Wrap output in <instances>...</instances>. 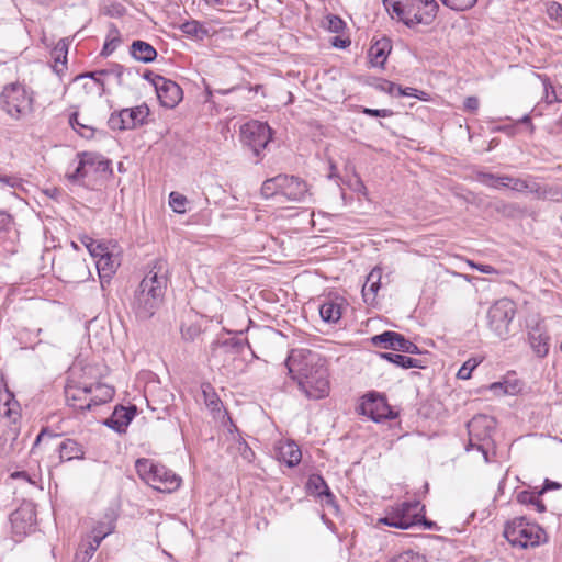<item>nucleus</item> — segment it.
Returning a JSON list of instances; mask_svg holds the SVG:
<instances>
[{
  "mask_svg": "<svg viewBox=\"0 0 562 562\" xmlns=\"http://www.w3.org/2000/svg\"><path fill=\"white\" fill-rule=\"evenodd\" d=\"M539 78L542 81L543 89H544V95L543 100L547 104H552L558 101V97L554 90V87L552 86L550 78L547 76H540Z\"/></svg>",
  "mask_w": 562,
  "mask_h": 562,
  "instance_id": "obj_44",
  "label": "nucleus"
},
{
  "mask_svg": "<svg viewBox=\"0 0 562 562\" xmlns=\"http://www.w3.org/2000/svg\"><path fill=\"white\" fill-rule=\"evenodd\" d=\"M12 224V217L7 212L0 211V233L9 231Z\"/></svg>",
  "mask_w": 562,
  "mask_h": 562,
  "instance_id": "obj_58",
  "label": "nucleus"
},
{
  "mask_svg": "<svg viewBox=\"0 0 562 562\" xmlns=\"http://www.w3.org/2000/svg\"><path fill=\"white\" fill-rule=\"evenodd\" d=\"M128 53L135 60L144 64L153 63L158 55L151 44L142 40L133 41L130 45Z\"/></svg>",
  "mask_w": 562,
  "mask_h": 562,
  "instance_id": "obj_22",
  "label": "nucleus"
},
{
  "mask_svg": "<svg viewBox=\"0 0 562 562\" xmlns=\"http://www.w3.org/2000/svg\"><path fill=\"white\" fill-rule=\"evenodd\" d=\"M381 88L382 90L387 91L392 95H398V88L402 87L391 81H384Z\"/></svg>",
  "mask_w": 562,
  "mask_h": 562,
  "instance_id": "obj_62",
  "label": "nucleus"
},
{
  "mask_svg": "<svg viewBox=\"0 0 562 562\" xmlns=\"http://www.w3.org/2000/svg\"><path fill=\"white\" fill-rule=\"evenodd\" d=\"M112 32L115 33V36H113L112 38H109V37L106 38V41L103 45L102 52H101L102 56L111 55L116 49V47L119 46V44L121 42V40L119 37L117 29L113 27Z\"/></svg>",
  "mask_w": 562,
  "mask_h": 562,
  "instance_id": "obj_50",
  "label": "nucleus"
},
{
  "mask_svg": "<svg viewBox=\"0 0 562 562\" xmlns=\"http://www.w3.org/2000/svg\"><path fill=\"white\" fill-rule=\"evenodd\" d=\"M124 71H125V68L122 65L115 64L110 69L79 75V76L76 77L75 80L76 81H80V80L90 79L89 82H85V85H83V88H86V89L88 88L89 83L100 85L103 88L104 83L100 80L99 76H101V75H113V76H115L117 78L119 82H121V79H122V76H123Z\"/></svg>",
  "mask_w": 562,
  "mask_h": 562,
  "instance_id": "obj_26",
  "label": "nucleus"
},
{
  "mask_svg": "<svg viewBox=\"0 0 562 562\" xmlns=\"http://www.w3.org/2000/svg\"><path fill=\"white\" fill-rule=\"evenodd\" d=\"M362 112L369 116H374V117H389V116L393 115V111L390 109L364 108Z\"/></svg>",
  "mask_w": 562,
  "mask_h": 562,
  "instance_id": "obj_56",
  "label": "nucleus"
},
{
  "mask_svg": "<svg viewBox=\"0 0 562 562\" xmlns=\"http://www.w3.org/2000/svg\"><path fill=\"white\" fill-rule=\"evenodd\" d=\"M503 535L512 547L519 549L536 548L548 540L544 529L525 516L508 520Z\"/></svg>",
  "mask_w": 562,
  "mask_h": 562,
  "instance_id": "obj_5",
  "label": "nucleus"
},
{
  "mask_svg": "<svg viewBox=\"0 0 562 562\" xmlns=\"http://www.w3.org/2000/svg\"><path fill=\"white\" fill-rule=\"evenodd\" d=\"M180 29L184 34L190 36L202 38L203 36L207 35L206 29L199 21L195 20L182 23Z\"/></svg>",
  "mask_w": 562,
  "mask_h": 562,
  "instance_id": "obj_38",
  "label": "nucleus"
},
{
  "mask_svg": "<svg viewBox=\"0 0 562 562\" xmlns=\"http://www.w3.org/2000/svg\"><path fill=\"white\" fill-rule=\"evenodd\" d=\"M135 469L144 482L159 492L171 493L181 484V477L179 475L151 459H137Z\"/></svg>",
  "mask_w": 562,
  "mask_h": 562,
  "instance_id": "obj_6",
  "label": "nucleus"
},
{
  "mask_svg": "<svg viewBox=\"0 0 562 562\" xmlns=\"http://www.w3.org/2000/svg\"><path fill=\"white\" fill-rule=\"evenodd\" d=\"M109 532L103 531L99 528L93 529L92 540L83 543L79 547L78 551L75 554V559L77 562H89L93 557L94 552L99 548L101 541L106 537Z\"/></svg>",
  "mask_w": 562,
  "mask_h": 562,
  "instance_id": "obj_23",
  "label": "nucleus"
},
{
  "mask_svg": "<svg viewBox=\"0 0 562 562\" xmlns=\"http://www.w3.org/2000/svg\"><path fill=\"white\" fill-rule=\"evenodd\" d=\"M67 52H68L67 44H66L65 40H61L56 45V47L54 48V52H53L54 59H55V66L54 67H55L56 71H59V69H58V65L59 64L63 67H65L66 60H67Z\"/></svg>",
  "mask_w": 562,
  "mask_h": 562,
  "instance_id": "obj_42",
  "label": "nucleus"
},
{
  "mask_svg": "<svg viewBox=\"0 0 562 562\" xmlns=\"http://www.w3.org/2000/svg\"><path fill=\"white\" fill-rule=\"evenodd\" d=\"M202 394L205 405L213 412H217L221 408L222 401L218 395L214 392V389L210 383L202 384Z\"/></svg>",
  "mask_w": 562,
  "mask_h": 562,
  "instance_id": "obj_35",
  "label": "nucleus"
},
{
  "mask_svg": "<svg viewBox=\"0 0 562 562\" xmlns=\"http://www.w3.org/2000/svg\"><path fill=\"white\" fill-rule=\"evenodd\" d=\"M480 361L472 358L465 361L457 373V378L460 380H468L471 378L472 371L477 367Z\"/></svg>",
  "mask_w": 562,
  "mask_h": 562,
  "instance_id": "obj_48",
  "label": "nucleus"
},
{
  "mask_svg": "<svg viewBox=\"0 0 562 562\" xmlns=\"http://www.w3.org/2000/svg\"><path fill=\"white\" fill-rule=\"evenodd\" d=\"M97 268H98L99 273L100 274L103 273V276H110L115 270L114 261L112 259L110 261H106V260L103 261V258H100L97 261Z\"/></svg>",
  "mask_w": 562,
  "mask_h": 562,
  "instance_id": "obj_54",
  "label": "nucleus"
},
{
  "mask_svg": "<svg viewBox=\"0 0 562 562\" xmlns=\"http://www.w3.org/2000/svg\"><path fill=\"white\" fill-rule=\"evenodd\" d=\"M281 175L267 179L261 186V194L266 198L281 195Z\"/></svg>",
  "mask_w": 562,
  "mask_h": 562,
  "instance_id": "obj_34",
  "label": "nucleus"
},
{
  "mask_svg": "<svg viewBox=\"0 0 562 562\" xmlns=\"http://www.w3.org/2000/svg\"><path fill=\"white\" fill-rule=\"evenodd\" d=\"M391 562H427L425 557L413 551H405L391 560Z\"/></svg>",
  "mask_w": 562,
  "mask_h": 562,
  "instance_id": "obj_51",
  "label": "nucleus"
},
{
  "mask_svg": "<svg viewBox=\"0 0 562 562\" xmlns=\"http://www.w3.org/2000/svg\"><path fill=\"white\" fill-rule=\"evenodd\" d=\"M327 29L333 33H340L344 31L346 23L337 15L327 16Z\"/></svg>",
  "mask_w": 562,
  "mask_h": 562,
  "instance_id": "obj_52",
  "label": "nucleus"
},
{
  "mask_svg": "<svg viewBox=\"0 0 562 562\" xmlns=\"http://www.w3.org/2000/svg\"><path fill=\"white\" fill-rule=\"evenodd\" d=\"M201 334V328L196 324H183L181 326V335L184 340L193 341Z\"/></svg>",
  "mask_w": 562,
  "mask_h": 562,
  "instance_id": "obj_49",
  "label": "nucleus"
},
{
  "mask_svg": "<svg viewBox=\"0 0 562 562\" xmlns=\"http://www.w3.org/2000/svg\"><path fill=\"white\" fill-rule=\"evenodd\" d=\"M60 461L81 460L85 458L83 447L74 439H65L58 446Z\"/></svg>",
  "mask_w": 562,
  "mask_h": 562,
  "instance_id": "obj_27",
  "label": "nucleus"
},
{
  "mask_svg": "<svg viewBox=\"0 0 562 562\" xmlns=\"http://www.w3.org/2000/svg\"><path fill=\"white\" fill-rule=\"evenodd\" d=\"M21 429V406L7 387L0 391V450L4 453L15 449Z\"/></svg>",
  "mask_w": 562,
  "mask_h": 562,
  "instance_id": "obj_3",
  "label": "nucleus"
},
{
  "mask_svg": "<svg viewBox=\"0 0 562 562\" xmlns=\"http://www.w3.org/2000/svg\"><path fill=\"white\" fill-rule=\"evenodd\" d=\"M307 488L311 493L316 494L319 497H325L326 503H334L335 496L330 492L326 481L321 475H312L307 482Z\"/></svg>",
  "mask_w": 562,
  "mask_h": 562,
  "instance_id": "obj_30",
  "label": "nucleus"
},
{
  "mask_svg": "<svg viewBox=\"0 0 562 562\" xmlns=\"http://www.w3.org/2000/svg\"><path fill=\"white\" fill-rule=\"evenodd\" d=\"M53 437H57V435H52L49 431H47L46 429H43L36 437V440L34 442V446H37L40 445L45 438H53Z\"/></svg>",
  "mask_w": 562,
  "mask_h": 562,
  "instance_id": "obj_64",
  "label": "nucleus"
},
{
  "mask_svg": "<svg viewBox=\"0 0 562 562\" xmlns=\"http://www.w3.org/2000/svg\"><path fill=\"white\" fill-rule=\"evenodd\" d=\"M85 393L92 394L90 400L86 402V405H81L82 411H90L92 406L105 404L111 401L114 396V389L108 384L97 383L94 385L83 387Z\"/></svg>",
  "mask_w": 562,
  "mask_h": 562,
  "instance_id": "obj_18",
  "label": "nucleus"
},
{
  "mask_svg": "<svg viewBox=\"0 0 562 562\" xmlns=\"http://www.w3.org/2000/svg\"><path fill=\"white\" fill-rule=\"evenodd\" d=\"M561 487V484L558 483V482H553L549 479H546L544 480V483H543V486L538 490V494H544L547 491H551V490H558Z\"/></svg>",
  "mask_w": 562,
  "mask_h": 562,
  "instance_id": "obj_61",
  "label": "nucleus"
},
{
  "mask_svg": "<svg viewBox=\"0 0 562 562\" xmlns=\"http://www.w3.org/2000/svg\"><path fill=\"white\" fill-rule=\"evenodd\" d=\"M148 115L149 108L146 104L123 109L110 115L108 125L112 131L133 130L143 125Z\"/></svg>",
  "mask_w": 562,
  "mask_h": 562,
  "instance_id": "obj_13",
  "label": "nucleus"
},
{
  "mask_svg": "<svg viewBox=\"0 0 562 562\" xmlns=\"http://www.w3.org/2000/svg\"><path fill=\"white\" fill-rule=\"evenodd\" d=\"M501 179L502 176L494 175L491 172L477 171L475 173L476 181L493 189L503 188Z\"/></svg>",
  "mask_w": 562,
  "mask_h": 562,
  "instance_id": "obj_39",
  "label": "nucleus"
},
{
  "mask_svg": "<svg viewBox=\"0 0 562 562\" xmlns=\"http://www.w3.org/2000/svg\"><path fill=\"white\" fill-rule=\"evenodd\" d=\"M87 395L88 393L83 392V389H70L66 391V400L69 406H71L75 409H78L80 412H83L80 406L81 403L78 404V401H81V395ZM82 405H86V403H82Z\"/></svg>",
  "mask_w": 562,
  "mask_h": 562,
  "instance_id": "obj_45",
  "label": "nucleus"
},
{
  "mask_svg": "<svg viewBox=\"0 0 562 562\" xmlns=\"http://www.w3.org/2000/svg\"><path fill=\"white\" fill-rule=\"evenodd\" d=\"M77 157L79 159L77 167L72 172L67 173V179L71 183H80L86 177L90 175L89 166L85 162L83 151L78 153Z\"/></svg>",
  "mask_w": 562,
  "mask_h": 562,
  "instance_id": "obj_33",
  "label": "nucleus"
},
{
  "mask_svg": "<svg viewBox=\"0 0 562 562\" xmlns=\"http://www.w3.org/2000/svg\"><path fill=\"white\" fill-rule=\"evenodd\" d=\"M188 200L184 195L178 192H171L169 194V205L173 210V212L183 214L186 212V205Z\"/></svg>",
  "mask_w": 562,
  "mask_h": 562,
  "instance_id": "obj_43",
  "label": "nucleus"
},
{
  "mask_svg": "<svg viewBox=\"0 0 562 562\" xmlns=\"http://www.w3.org/2000/svg\"><path fill=\"white\" fill-rule=\"evenodd\" d=\"M169 280L168 262L156 259L149 272L135 290L131 303L132 311L138 321L150 319L160 308Z\"/></svg>",
  "mask_w": 562,
  "mask_h": 562,
  "instance_id": "obj_2",
  "label": "nucleus"
},
{
  "mask_svg": "<svg viewBox=\"0 0 562 562\" xmlns=\"http://www.w3.org/2000/svg\"><path fill=\"white\" fill-rule=\"evenodd\" d=\"M378 356L381 359H384L402 369H411V368L423 369V368H425L422 360L412 358L408 356L393 353V352H379Z\"/></svg>",
  "mask_w": 562,
  "mask_h": 562,
  "instance_id": "obj_29",
  "label": "nucleus"
},
{
  "mask_svg": "<svg viewBox=\"0 0 562 562\" xmlns=\"http://www.w3.org/2000/svg\"><path fill=\"white\" fill-rule=\"evenodd\" d=\"M403 520L411 522V527L420 522V514L424 506L419 502H404L395 508Z\"/></svg>",
  "mask_w": 562,
  "mask_h": 562,
  "instance_id": "obj_28",
  "label": "nucleus"
},
{
  "mask_svg": "<svg viewBox=\"0 0 562 562\" xmlns=\"http://www.w3.org/2000/svg\"><path fill=\"white\" fill-rule=\"evenodd\" d=\"M240 139L254 155L259 156L271 140V130L267 123L250 121L240 126Z\"/></svg>",
  "mask_w": 562,
  "mask_h": 562,
  "instance_id": "obj_11",
  "label": "nucleus"
},
{
  "mask_svg": "<svg viewBox=\"0 0 562 562\" xmlns=\"http://www.w3.org/2000/svg\"><path fill=\"white\" fill-rule=\"evenodd\" d=\"M238 452L245 461L250 463L254 460L255 453L245 440L238 442Z\"/></svg>",
  "mask_w": 562,
  "mask_h": 562,
  "instance_id": "obj_55",
  "label": "nucleus"
},
{
  "mask_svg": "<svg viewBox=\"0 0 562 562\" xmlns=\"http://www.w3.org/2000/svg\"><path fill=\"white\" fill-rule=\"evenodd\" d=\"M135 413V406H116L112 415L104 422V425L117 432H124L128 424L133 420Z\"/></svg>",
  "mask_w": 562,
  "mask_h": 562,
  "instance_id": "obj_19",
  "label": "nucleus"
},
{
  "mask_svg": "<svg viewBox=\"0 0 562 562\" xmlns=\"http://www.w3.org/2000/svg\"><path fill=\"white\" fill-rule=\"evenodd\" d=\"M156 87L157 97L162 106L173 109L182 100L183 92L180 86L167 78H158Z\"/></svg>",
  "mask_w": 562,
  "mask_h": 562,
  "instance_id": "obj_17",
  "label": "nucleus"
},
{
  "mask_svg": "<svg viewBox=\"0 0 562 562\" xmlns=\"http://www.w3.org/2000/svg\"><path fill=\"white\" fill-rule=\"evenodd\" d=\"M501 181L503 188H509L516 192H537L539 190L538 183L531 180V177L514 178L512 176L503 175Z\"/></svg>",
  "mask_w": 562,
  "mask_h": 562,
  "instance_id": "obj_25",
  "label": "nucleus"
},
{
  "mask_svg": "<svg viewBox=\"0 0 562 562\" xmlns=\"http://www.w3.org/2000/svg\"><path fill=\"white\" fill-rule=\"evenodd\" d=\"M53 270L66 283H80L89 280L91 272L86 260L77 252L60 254L53 259Z\"/></svg>",
  "mask_w": 562,
  "mask_h": 562,
  "instance_id": "obj_8",
  "label": "nucleus"
},
{
  "mask_svg": "<svg viewBox=\"0 0 562 562\" xmlns=\"http://www.w3.org/2000/svg\"><path fill=\"white\" fill-rule=\"evenodd\" d=\"M281 195L291 202H304L310 195L307 183L295 176L281 175Z\"/></svg>",
  "mask_w": 562,
  "mask_h": 562,
  "instance_id": "obj_16",
  "label": "nucleus"
},
{
  "mask_svg": "<svg viewBox=\"0 0 562 562\" xmlns=\"http://www.w3.org/2000/svg\"><path fill=\"white\" fill-rule=\"evenodd\" d=\"M380 279H381V272L380 270H372L367 281L362 288V294L366 297L369 293L372 295V299L375 296L380 289Z\"/></svg>",
  "mask_w": 562,
  "mask_h": 562,
  "instance_id": "obj_36",
  "label": "nucleus"
},
{
  "mask_svg": "<svg viewBox=\"0 0 562 562\" xmlns=\"http://www.w3.org/2000/svg\"><path fill=\"white\" fill-rule=\"evenodd\" d=\"M540 496L541 494H538V490H524L517 494L516 499L519 504L531 505L538 513H543L546 510V505L540 499Z\"/></svg>",
  "mask_w": 562,
  "mask_h": 562,
  "instance_id": "obj_32",
  "label": "nucleus"
},
{
  "mask_svg": "<svg viewBox=\"0 0 562 562\" xmlns=\"http://www.w3.org/2000/svg\"><path fill=\"white\" fill-rule=\"evenodd\" d=\"M69 124L71 125V127L78 132L81 136L86 137V138H90L93 136V128L81 123L79 121V115L77 112L72 113L70 116H69Z\"/></svg>",
  "mask_w": 562,
  "mask_h": 562,
  "instance_id": "obj_41",
  "label": "nucleus"
},
{
  "mask_svg": "<svg viewBox=\"0 0 562 562\" xmlns=\"http://www.w3.org/2000/svg\"><path fill=\"white\" fill-rule=\"evenodd\" d=\"M374 346H381L385 349H392L400 352L409 355L420 353L419 347L413 341L406 339L402 334L396 331L386 330L382 334L375 335L371 338Z\"/></svg>",
  "mask_w": 562,
  "mask_h": 562,
  "instance_id": "obj_14",
  "label": "nucleus"
},
{
  "mask_svg": "<svg viewBox=\"0 0 562 562\" xmlns=\"http://www.w3.org/2000/svg\"><path fill=\"white\" fill-rule=\"evenodd\" d=\"M528 340L533 352L543 358L548 355L549 351V338L548 336L541 334L538 329H533L529 331Z\"/></svg>",
  "mask_w": 562,
  "mask_h": 562,
  "instance_id": "obj_31",
  "label": "nucleus"
},
{
  "mask_svg": "<svg viewBox=\"0 0 562 562\" xmlns=\"http://www.w3.org/2000/svg\"><path fill=\"white\" fill-rule=\"evenodd\" d=\"M547 13L551 20L562 22V5L555 1H552L547 7Z\"/></svg>",
  "mask_w": 562,
  "mask_h": 562,
  "instance_id": "obj_53",
  "label": "nucleus"
},
{
  "mask_svg": "<svg viewBox=\"0 0 562 562\" xmlns=\"http://www.w3.org/2000/svg\"><path fill=\"white\" fill-rule=\"evenodd\" d=\"M391 41L386 37L375 41L369 49V58L373 66L382 67L391 53Z\"/></svg>",
  "mask_w": 562,
  "mask_h": 562,
  "instance_id": "obj_24",
  "label": "nucleus"
},
{
  "mask_svg": "<svg viewBox=\"0 0 562 562\" xmlns=\"http://www.w3.org/2000/svg\"><path fill=\"white\" fill-rule=\"evenodd\" d=\"M285 366L307 400L316 401L329 395V373L325 359L318 352L305 348L293 349Z\"/></svg>",
  "mask_w": 562,
  "mask_h": 562,
  "instance_id": "obj_1",
  "label": "nucleus"
},
{
  "mask_svg": "<svg viewBox=\"0 0 562 562\" xmlns=\"http://www.w3.org/2000/svg\"><path fill=\"white\" fill-rule=\"evenodd\" d=\"M386 9L408 27L430 25L439 9L436 0H383Z\"/></svg>",
  "mask_w": 562,
  "mask_h": 562,
  "instance_id": "obj_4",
  "label": "nucleus"
},
{
  "mask_svg": "<svg viewBox=\"0 0 562 562\" xmlns=\"http://www.w3.org/2000/svg\"><path fill=\"white\" fill-rule=\"evenodd\" d=\"M143 78L147 81H149L154 88L156 89L157 85H158V78H164L162 76L160 75H157V74H154L151 70H145V72L143 74Z\"/></svg>",
  "mask_w": 562,
  "mask_h": 562,
  "instance_id": "obj_63",
  "label": "nucleus"
},
{
  "mask_svg": "<svg viewBox=\"0 0 562 562\" xmlns=\"http://www.w3.org/2000/svg\"><path fill=\"white\" fill-rule=\"evenodd\" d=\"M469 263L472 268L479 270L482 273L491 274L496 272V269L490 265L475 263L473 261H469Z\"/></svg>",
  "mask_w": 562,
  "mask_h": 562,
  "instance_id": "obj_60",
  "label": "nucleus"
},
{
  "mask_svg": "<svg viewBox=\"0 0 562 562\" xmlns=\"http://www.w3.org/2000/svg\"><path fill=\"white\" fill-rule=\"evenodd\" d=\"M490 390L497 396L501 395H514L519 391L516 383L508 381L494 382L490 385Z\"/></svg>",
  "mask_w": 562,
  "mask_h": 562,
  "instance_id": "obj_37",
  "label": "nucleus"
},
{
  "mask_svg": "<svg viewBox=\"0 0 562 562\" xmlns=\"http://www.w3.org/2000/svg\"><path fill=\"white\" fill-rule=\"evenodd\" d=\"M480 102L476 97H468L464 100V110L469 112H475L479 109Z\"/></svg>",
  "mask_w": 562,
  "mask_h": 562,
  "instance_id": "obj_59",
  "label": "nucleus"
},
{
  "mask_svg": "<svg viewBox=\"0 0 562 562\" xmlns=\"http://www.w3.org/2000/svg\"><path fill=\"white\" fill-rule=\"evenodd\" d=\"M360 414L368 416L375 423L384 419H394L397 414L387 404L386 397L378 392H369L362 397L359 406Z\"/></svg>",
  "mask_w": 562,
  "mask_h": 562,
  "instance_id": "obj_12",
  "label": "nucleus"
},
{
  "mask_svg": "<svg viewBox=\"0 0 562 562\" xmlns=\"http://www.w3.org/2000/svg\"><path fill=\"white\" fill-rule=\"evenodd\" d=\"M379 524H383L398 529L411 528V522L407 520H403L396 509H394L392 515H387L385 517L380 518Z\"/></svg>",
  "mask_w": 562,
  "mask_h": 562,
  "instance_id": "obj_40",
  "label": "nucleus"
},
{
  "mask_svg": "<svg viewBox=\"0 0 562 562\" xmlns=\"http://www.w3.org/2000/svg\"><path fill=\"white\" fill-rule=\"evenodd\" d=\"M289 459L286 460L290 467L296 465L301 461V451L293 446H289Z\"/></svg>",
  "mask_w": 562,
  "mask_h": 562,
  "instance_id": "obj_57",
  "label": "nucleus"
},
{
  "mask_svg": "<svg viewBox=\"0 0 562 562\" xmlns=\"http://www.w3.org/2000/svg\"><path fill=\"white\" fill-rule=\"evenodd\" d=\"M469 434V442L465 447L467 451L476 448L482 452L484 461L488 462V453L486 443L492 439V432L495 427V420L487 415H476L467 425Z\"/></svg>",
  "mask_w": 562,
  "mask_h": 562,
  "instance_id": "obj_9",
  "label": "nucleus"
},
{
  "mask_svg": "<svg viewBox=\"0 0 562 562\" xmlns=\"http://www.w3.org/2000/svg\"><path fill=\"white\" fill-rule=\"evenodd\" d=\"M33 103V92L20 82L5 85L0 93V109L14 120L30 115Z\"/></svg>",
  "mask_w": 562,
  "mask_h": 562,
  "instance_id": "obj_7",
  "label": "nucleus"
},
{
  "mask_svg": "<svg viewBox=\"0 0 562 562\" xmlns=\"http://www.w3.org/2000/svg\"><path fill=\"white\" fill-rule=\"evenodd\" d=\"M345 300L342 297H327L319 305V315L325 323L335 324L342 315Z\"/></svg>",
  "mask_w": 562,
  "mask_h": 562,
  "instance_id": "obj_20",
  "label": "nucleus"
},
{
  "mask_svg": "<svg viewBox=\"0 0 562 562\" xmlns=\"http://www.w3.org/2000/svg\"><path fill=\"white\" fill-rule=\"evenodd\" d=\"M108 248L99 243V241H89V249L88 251L90 252V255L93 257V258H97L99 257L100 258H103V261L106 260V261H110L111 260V255L106 251Z\"/></svg>",
  "mask_w": 562,
  "mask_h": 562,
  "instance_id": "obj_46",
  "label": "nucleus"
},
{
  "mask_svg": "<svg viewBox=\"0 0 562 562\" xmlns=\"http://www.w3.org/2000/svg\"><path fill=\"white\" fill-rule=\"evenodd\" d=\"M441 3L454 11L471 9L477 0H440Z\"/></svg>",
  "mask_w": 562,
  "mask_h": 562,
  "instance_id": "obj_47",
  "label": "nucleus"
},
{
  "mask_svg": "<svg viewBox=\"0 0 562 562\" xmlns=\"http://www.w3.org/2000/svg\"><path fill=\"white\" fill-rule=\"evenodd\" d=\"M245 348L250 349L247 339L232 337L224 340H217L212 344L211 357L213 359L223 360V364L231 360H235L236 356L244 352Z\"/></svg>",
  "mask_w": 562,
  "mask_h": 562,
  "instance_id": "obj_15",
  "label": "nucleus"
},
{
  "mask_svg": "<svg viewBox=\"0 0 562 562\" xmlns=\"http://www.w3.org/2000/svg\"><path fill=\"white\" fill-rule=\"evenodd\" d=\"M516 314V304L513 300L503 297L496 301L487 312L490 328L501 339L509 334V326Z\"/></svg>",
  "mask_w": 562,
  "mask_h": 562,
  "instance_id": "obj_10",
  "label": "nucleus"
},
{
  "mask_svg": "<svg viewBox=\"0 0 562 562\" xmlns=\"http://www.w3.org/2000/svg\"><path fill=\"white\" fill-rule=\"evenodd\" d=\"M85 162L89 166V172H93L101 177L112 175V162L101 154L92 151H83Z\"/></svg>",
  "mask_w": 562,
  "mask_h": 562,
  "instance_id": "obj_21",
  "label": "nucleus"
}]
</instances>
